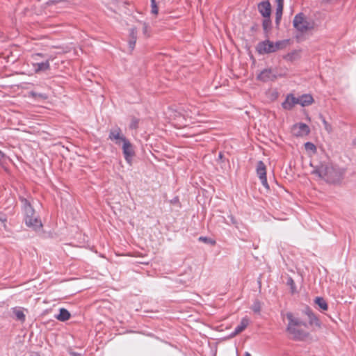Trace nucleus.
<instances>
[{
  "label": "nucleus",
  "mask_w": 356,
  "mask_h": 356,
  "mask_svg": "<svg viewBox=\"0 0 356 356\" xmlns=\"http://www.w3.org/2000/svg\"><path fill=\"white\" fill-rule=\"evenodd\" d=\"M288 320L286 332L289 337L296 341H304L309 336V333L305 330L308 325L300 318L296 316L291 312H287L284 315Z\"/></svg>",
  "instance_id": "obj_1"
},
{
  "label": "nucleus",
  "mask_w": 356,
  "mask_h": 356,
  "mask_svg": "<svg viewBox=\"0 0 356 356\" xmlns=\"http://www.w3.org/2000/svg\"><path fill=\"white\" fill-rule=\"evenodd\" d=\"M314 174L318 175L326 181L335 183L339 181L343 176V172L337 168L331 163H321L313 171Z\"/></svg>",
  "instance_id": "obj_2"
},
{
  "label": "nucleus",
  "mask_w": 356,
  "mask_h": 356,
  "mask_svg": "<svg viewBox=\"0 0 356 356\" xmlns=\"http://www.w3.org/2000/svg\"><path fill=\"white\" fill-rule=\"evenodd\" d=\"M25 223L28 227H32L35 230L42 227V225L40 220L38 218L30 204H27L25 207Z\"/></svg>",
  "instance_id": "obj_3"
},
{
  "label": "nucleus",
  "mask_w": 356,
  "mask_h": 356,
  "mask_svg": "<svg viewBox=\"0 0 356 356\" xmlns=\"http://www.w3.org/2000/svg\"><path fill=\"white\" fill-rule=\"evenodd\" d=\"M293 23L294 27L301 32H305L314 28L313 23L308 22L302 13L295 16Z\"/></svg>",
  "instance_id": "obj_4"
},
{
  "label": "nucleus",
  "mask_w": 356,
  "mask_h": 356,
  "mask_svg": "<svg viewBox=\"0 0 356 356\" xmlns=\"http://www.w3.org/2000/svg\"><path fill=\"white\" fill-rule=\"evenodd\" d=\"M122 152L126 161L129 165H131L132 159L135 155V152L134 149L133 145L130 143L129 140H124V143L122 144Z\"/></svg>",
  "instance_id": "obj_5"
},
{
  "label": "nucleus",
  "mask_w": 356,
  "mask_h": 356,
  "mask_svg": "<svg viewBox=\"0 0 356 356\" xmlns=\"http://www.w3.org/2000/svg\"><path fill=\"white\" fill-rule=\"evenodd\" d=\"M291 132L293 136L297 137H303L307 136L310 132V129L305 123H297L291 128Z\"/></svg>",
  "instance_id": "obj_6"
},
{
  "label": "nucleus",
  "mask_w": 356,
  "mask_h": 356,
  "mask_svg": "<svg viewBox=\"0 0 356 356\" xmlns=\"http://www.w3.org/2000/svg\"><path fill=\"white\" fill-rule=\"evenodd\" d=\"M108 138L114 141L116 145H120L121 143L122 144L124 143V140H127L128 139L122 134V131L120 127H115L112 129L110 131Z\"/></svg>",
  "instance_id": "obj_7"
},
{
  "label": "nucleus",
  "mask_w": 356,
  "mask_h": 356,
  "mask_svg": "<svg viewBox=\"0 0 356 356\" xmlns=\"http://www.w3.org/2000/svg\"><path fill=\"white\" fill-rule=\"evenodd\" d=\"M257 174L260 179L262 185L268 188V184L266 178V167L262 161H259L257 164Z\"/></svg>",
  "instance_id": "obj_8"
},
{
  "label": "nucleus",
  "mask_w": 356,
  "mask_h": 356,
  "mask_svg": "<svg viewBox=\"0 0 356 356\" xmlns=\"http://www.w3.org/2000/svg\"><path fill=\"white\" fill-rule=\"evenodd\" d=\"M273 42L268 40L259 42L257 46V51L261 54L275 52Z\"/></svg>",
  "instance_id": "obj_9"
},
{
  "label": "nucleus",
  "mask_w": 356,
  "mask_h": 356,
  "mask_svg": "<svg viewBox=\"0 0 356 356\" xmlns=\"http://www.w3.org/2000/svg\"><path fill=\"white\" fill-rule=\"evenodd\" d=\"M277 75L276 72L272 69H265L260 72L257 79L262 81H273L276 79Z\"/></svg>",
  "instance_id": "obj_10"
},
{
  "label": "nucleus",
  "mask_w": 356,
  "mask_h": 356,
  "mask_svg": "<svg viewBox=\"0 0 356 356\" xmlns=\"http://www.w3.org/2000/svg\"><path fill=\"white\" fill-rule=\"evenodd\" d=\"M305 314L308 317L309 325L310 326H315L318 328L321 327V323L318 317L312 312V310L309 308L306 309L305 311Z\"/></svg>",
  "instance_id": "obj_11"
},
{
  "label": "nucleus",
  "mask_w": 356,
  "mask_h": 356,
  "mask_svg": "<svg viewBox=\"0 0 356 356\" xmlns=\"http://www.w3.org/2000/svg\"><path fill=\"white\" fill-rule=\"evenodd\" d=\"M258 9L264 17H270L271 13V6L268 1L261 2L258 5Z\"/></svg>",
  "instance_id": "obj_12"
},
{
  "label": "nucleus",
  "mask_w": 356,
  "mask_h": 356,
  "mask_svg": "<svg viewBox=\"0 0 356 356\" xmlns=\"http://www.w3.org/2000/svg\"><path fill=\"white\" fill-rule=\"evenodd\" d=\"M296 104H298L297 98L293 95H289L282 103V107L286 110H291Z\"/></svg>",
  "instance_id": "obj_13"
},
{
  "label": "nucleus",
  "mask_w": 356,
  "mask_h": 356,
  "mask_svg": "<svg viewBox=\"0 0 356 356\" xmlns=\"http://www.w3.org/2000/svg\"><path fill=\"white\" fill-rule=\"evenodd\" d=\"M249 318L247 317L243 318L240 324L235 328V330L233 333L231 334L230 337H234L243 332L249 324Z\"/></svg>",
  "instance_id": "obj_14"
},
{
  "label": "nucleus",
  "mask_w": 356,
  "mask_h": 356,
  "mask_svg": "<svg viewBox=\"0 0 356 356\" xmlns=\"http://www.w3.org/2000/svg\"><path fill=\"white\" fill-rule=\"evenodd\" d=\"M298 104L302 106L311 105L314 102V99L311 95L305 94L297 98Z\"/></svg>",
  "instance_id": "obj_15"
},
{
  "label": "nucleus",
  "mask_w": 356,
  "mask_h": 356,
  "mask_svg": "<svg viewBox=\"0 0 356 356\" xmlns=\"http://www.w3.org/2000/svg\"><path fill=\"white\" fill-rule=\"evenodd\" d=\"M277 8L275 13V22L279 24L282 16L283 8H284V0H275Z\"/></svg>",
  "instance_id": "obj_16"
},
{
  "label": "nucleus",
  "mask_w": 356,
  "mask_h": 356,
  "mask_svg": "<svg viewBox=\"0 0 356 356\" xmlns=\"http://www.w3.org/2000/svg\"><path fill=\"white\" fill-rule=\"evenodd\" d=\"M70 313L65 308L59 309V314L55 318L62 322L66 321L70 318Z\"/></svg>",
  "instance_id": "obj_17"
},
{
  "label": "nucleus",
  "mask_w": 356,
  "mask_h": 356,
  "mask_svg": "<svg viewBox=\"0 0 356 356\" xmlns=\"http://www.w3.org/2000/svg\"><path fill=\"white\" fill-rule=\"evenodd\" d=\"M33 67L36 72L45 71L49 69V60H46L42 63H34Z\"/></svg>",
  "instance_id": "obj_18"
},
{
  "label": "nucleus",
  "mask_w": 356,
  "mask_h": 356,
  "mask_svg": "<svg viewBox=\"0 0 356 356\" xmlns=\"http://www.w3.org/2000/svg\"><path fill=\"white\" fill-rule=\"evenodd\" d=\"M315 303L324 311H326L328 308L326 301L321 297H317L315 299Z\"/></svg>",
  "instance_id": "obj_19"
},
{
  "label": "nucleus",
  "mask_w": 356,
  "mask_h": 356,
  "mask_svg": "<svg viewBox=\"0 0 356 356\" xmlns=\"http://www.w3.org/2000/svg\"><path fill=\"white\" fill-rule=\"evenodd\" d=\"M13 313L15 315L16 319L24 322L25 321V314H24L23 311L20 309L17 308H13Z\"/></svg>",
  "instance_id": "obj_20"
},
{
  "label": "nucleus",
  "mask_w": 356,
  "mask_h": 356,
  "mask_svg": "<svg viewBox=\"0 0 356 356\" xmlns=\"http://www.w3.org/2000/svg\"><path fill=\"white\" fill-rule=\"evenodd\" d=\"M287 44L288 40H280L276 42H273V49H275V52L278 50L283 49L284 48H285Z\"/></svg>",
  "instance_id": "obj_21"
},
{
  "label": "nucleus",
  "mask_w": 356,
  "mask_h": 356,
  "mask_svg": "<svg viewBox=\"0 0 356 356\" xmlns=\"http://www.w3.org/2000/svg\"><path fill=\"white\" fill-rule=\"evenodd\" d=\"M299 57H300L299 52L297 51H294L289 53L288 54L284 56V59L289 60V61H293V60L298 59Z\"/></svg>",
  "instance_id": "obj_22"
},
{
  "label": "nucleus",
  "mask_w": 356,
  "mask_h": 356,
  "mask_svg": "<svg viewBox=\"0 0 356 356\" xmlns=\"http://www.w3.org/2000/svg\"><path fill=\"white\" fill-rule=\"evenodd\" d=\"M262 26L266 33H268L271 29V21L270 19V17H266L264 19V20L263 21Z\"/></svg>",
  "instance_id": "obj_23"
},
{
  "label": "nucleus",
  "mask_w": 356,
  "mask_h": 356,
  "mask_svg": "<svg viewBox=\"0 0 356 356\" xmlns=\"http://www.w3.org/2000/svg\"><path fill=\"white\" fill-rule=\"evenodd\" d=\"M322 122L324 125L325 129L327 133L330 134L332 131V127L330 124H329L324 118H322Z\"/></svg>",
  "instance_id": "obj_24"
},
{
  "label": "nucleus",
  "mask_w": 356,
  "mask_h": 356,
  "mask_svg": "<svg viewBox=\"0 0 356 356\" xmlns=\"http://www.w3.org/2000/svg\"><path fill=\"white\" fill-rule=\"evenodd\" d=\"M139 120L136 118L131 119L129 127L131 129H136L138 127Z\"/></svg>",
  "instance_id": "obj_25"
},
{
  "label": "nucleus",
  "mask_w": 356,
  "mask_h": 356,
  "mask_svg": "<svg viewBox=\"0 0 356 356\" xmlns=\"http://www.w3.org/2000/svg\"><path fill=\"white\" fill-rule=\"evenodd\" d=\"M31 95L35 99H47V96L45 94L42 93H36L34 92H31Z\"/></svg>",
  "instance_id": "obj_26"
},
{
  "label": "nucleus",
  "mask_w": 356,
  "mask_h": 356,
  "mask_svg": "<svg viewBox=\"0 0 356 356\" xmlns=\"http://www.w3.org/2000/svg\"><path fill=\"white\" fill-rule=\"evenodd\" d=\"M305 149L307 150H309V151H312V152H315L316 151V146L310 143V142H307L305 144Z\"/></svg>",
  "instance_id": "obj_27"
},
{
  "label": "nucleus",
  "mask_w": 356,
  "mask_h": 356,
  "mask_svg": "<svg viewBox=\"0 0 356 356\" xmlns=\"http://www.w3.org/2000/svg\"><path fill=\"white\" fill-rule=\"evenodd\" d=\"M143 34L147 38L149 37L150 35L149 33V26L145 22L143 23Z\"/></svg>",
  "instance_id": "obj_28"
},
{
  "label": "nucleus",
  "mask_w": 356,
  "mask_h": 356,
  "mask_svg": "<svg viewBox=\"0 0 356 356\" xmlns=\"http://www.w3.org/2000/svg\"><path fill=\"white\" fill-rule=\"evenodd\" d=\"M136 40H137L136 38H129V46L131 51L134 50V49L135 47L136 42Z\"/></svg>",
  "instance_id": "obj_29"
},
{
  "label": "nucleus",
  "mask_w": 356,
  "mask_h": 356,
  "mask_svg": "<svg viewBox=\"0 0 356 356\" xmlns=\"http://www.w3.org/2000/svg\"><path fill=\"white\" fill-rule=\"evenodd\" d=\"M137 31L136 29H131V31H130V33H129V38H137Z\"/></svg>",
  "instance_id": "obj_30"
},
{
  "label": "nucleus",
  "mask_w": 356,
  "mask_h": 356,
  "mask_svg": "<svg viewBox=\"0 0 356 356\" xmlns=\"http://www.w3.org/2000/svg\"><path fill=\"white\" fill-rule=\"evenodd\" d=\"M288 285H289L291 288L292 291L294 290L295 283L292 278H289L287 281Z\"/></svg>",
  "instance_id": "obj_31"
},
{
  "label": "nucleus",
  "mask_w": 356,
  "mask_h": 356,
  "mask_svg": "<svg viewBox=\"0 0 356 356\" xmlns=\"http://www.w3.org/2000/svg\"><path fill=\"white\" fill-rule=\"evenodd\" d=\"M159 12L158 7L156 6V3L154 4L152 3V13L154 15H157Z\"/></svg>",
  "instance_id": "obj_32"
},
{
  "label": "nucleus",
  "mask_w": 356,
  "mask_h": 356,
  "mask_svg": "<svg viewBox=\"0 0 356 356\" xmlns=\"http://www.w3.org/2000/svg\"><path fill=\"white\" fill-rule=\"evenodd\" d=\"M38 57H43L42 54H35L32 55V58L35 60H38Z\"/></svg>",
  "instance_id": "obj_33"
},
{
  "label": "nucleus",
  "mask_w": 356,
  "mask_h": 356,
  "mask_svg": "<svg viewBox=\"0 0 356 356\" xmlns=\"http://www.w3.org/2000/svg\"><path fill=\"white\" fill-rule=\"evenodd\" d=\"M252 309L254 312H259L260 311V307L259 305L256 304L253 306Z\"/></svg>",
  "instance_id": "obj_34"
},
{
  "label": "nucleus",
  "mask_w": 356,
  "mask_h": 356,
  "mask_svg": "<svg viewBox=\"0 0 356 356\" xmlns=\"http://www.w3.org/2000/svg\"><path fill=\"white\" fill-rule=\"evenodd\" d=\"M5 159V154L0 150V163Z\"/></svg>",
  "instance_id": "obj_35"
},
{
  "label": "nucleus",
  "mask_w": 356,
  "mask_h": 356,
  "mask_svg": "<svg viewBox=\"0 0 356 356\" xmlns=\"http://www.w3.org/2000/svg\"><path fill=\"white\" fill-rule=\"evenodd\" d=\"M200 241H204V242H207V241H208V238H206V237H200Z\"/></svg>",
  "instance_id": "obj_36"
},
{
  "label": "nucleus",
  "mask_w": 356,
  "mask_h": 356,
  "mask_svg": "<svg viewBox=\"0 0 356 356\" xmlns=\"http://www.w3.org/2000/svg\"><path fill=\"white\" fill-rule=\"evenodd\" d=\"M245 356H251V355L248 352H245Z\"/></svg>",
  "instance_id": "obj_37"
},
{
  "label": "nucleus",
  "mask_w": 356,
  "mask_h": 356,
  "mask_svg": "<svg viewBox=\"0 0 356 356\" xmlns=\"http://www.w3.org/2000/svg\"><path fill=\"white\" fill-rule=\"evenodd\" d=\"M72 356H80V355L78 353H72Z\"/></svg>",
  "instance_id": "obj_38"
},
{
  "label": "nucleus",
  "mask_w": 356,
  "mask_h": 356,
  "mask_svg": "<svg viewBox=\"0 0 356 356\" xmlns=\"http://www.w3.org/2000/svg\"><path fill=\"white\" fill-rule=\"evenodd\" d=\"M151 1H152V3L154 4L155 2V0H151Z\"/></svg>",
  "instance_id": "obj_39"
}]
</instances>
